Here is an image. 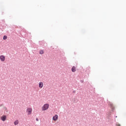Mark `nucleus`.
Masks as SVG:
<instances>
[{"instance_id":"f257e3e1","label":"nucleus","mask_w":126,"mask_h":126,"mask_svg":"<svg viewBox=\"0 0 126 126\" xmlns=\"http://www.w3.org/2000/svg\"><path fill=\"white\" fill-rule=\"evenodd\" d=\"M49 106H50V105H49V104H48V103L45 104L42 107V111H47V110H48V109H49Z\"/></svg>"},{"instance_id":"f03ea898","label":"nucleus","mask_w":126,"mask_h":126,"mask_svg":"<svg viewBox=\"0 0 126 126\" xmlns=\"http://www.w3.org/2000/svg\"><path fill=\"white\" fill-rule=\"evenodd\" d=\"M32 111H33L32 108H28L27 109V113L28 115H31L32 114Z\"/></svg>"},{"instance_id":"7ed1b4c3","label":"nucleus","mask_w":126,"mask_h":126,"mask_svg":"<svg viewBox=\"0 0 126 126\" xmlns=\"http://www.w3.org/2000/svg\"><path fill=\"white\" fill-rule=\"evenodd\" d=\"M0 60L1 62H4V61H5V57L3 55H0Z\"/></svg>"},{"instance_id":"20e7f679","label":"nucleus","mask_w":126,"mask_h":126,"mask_svg":"<svg viewBox=\"0 0 126 126\" xmlns=\"http://www.w3.org/2000/svg\"><path fill=\"white\" fill-rule=\"evenodd\" d=\"M1 121H2L3 122L5 121V120H6V116L3 115V116H1Z\"/></svg>"},{"instance_id":"39448f33","label":"nucleus","mask_w":126,"mask_h":126,"mask_svg":"<svg viewBox=\"0 0 126 126\" xmlns=\"http://www.w3.org/2000/svg\"><path fill=\"white\" fill-rule=\"evenodd\" d=\"M38 86L39 88H43V86H44V84L42 82H39L38 84Z\"/></svg>"},{"instance_id":"423d86ee","label":"nucleus","mask_w":126,"mask_h":126,"mask_svg":"<svg viewBox=\"0 0 126 126\" xmlns=\"http://www.w3.org/2000/svg\"><path fill=\"white\" fill-rule=\"evenodd\" d=\"M59 117V116H58V115H55V116H54L53 117V121H58V118Z\"/></svg>"},{"instance_id":"0eeeda50","label":"nucleus","mask_w":126,"mask_h":126,"mask_svg":"<svg viewBox=\"0 0 126 126\" xmlns=\"http://www.w3.org/2000/svg\"><path fill=\"white\" fill-rule=\"evenodd\" d=\"M71 71H72V72H75L76 71V68L75 67V66L72 67Z\"/></svg>"},{"instance_id":"6e6552de","label":"nucleus","mask_w":126,"mask_h":126,"mask_svg":"<svg viewBox=\"0 0 126 126\" xmlns=\"http://www.w3.org/2000/svg\"><path fill=\"white\" fill-rule=\"evenodd\" d=\"M19 123V122H18V120H16L14 122L15 126H17V125H18Z\"/></svg>"},{"instance_id":"1a4fd4ad","label":"nucleus","mask_w":126,"mask_h":126,"mask_svg":"<svg viewBox=\"0 0 126 126\" xmlns=\"http://www.w3.org/2000/svg\"><path fill=\"white\" fill-rule=\"evenodd\" d=\"M39 54L40 55H43L44 54V50H41L40 52H39Z\"/></svg>"},{"instance_id":"9d476101","label":"nucleus","mask_w":126,"mask_h":126,"mask_svg":"<svg viewBox=\"0 0 126 126\" xmlns=\"http://www.w3.org/2000/svg\"><path fill=\"white\" fill-rule=\"evenodd\" d=\"M3 40H6L7 39V36L4 35L3 37Z\"/></svg>"},{"instance_id":"9b49d317","label":"nucleus","mask_w":126,"mask_h":126,"mask_svg":"<svg viewBox=\"0 0 126 126\" xmlns=\"http://www.w3.org/2000/svg\"><path fill=\"white\" fill-rule=\"evenodd\" d=\"M116 126H121V125H120L119 124H117L116 125Z\"/></svg>"},{"instance_id":"f8f14e48","label":"nucleus","mask_w":126,"mask_h":126,"mask_svg":"<svg viewBox=\"0 0 126 126\" xmlns=\"http://www.w3.org/2000/svg\"><path fill=\"white\" fill-rule=\"evenodd\" d=\"M110 105L111 106V107H113V104L110 103Z\"/></svg>"}]
</instances>
